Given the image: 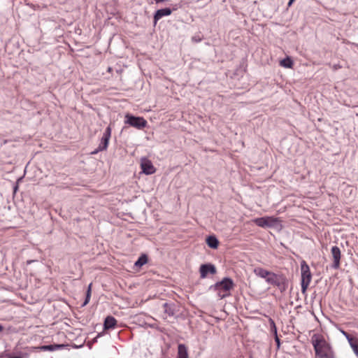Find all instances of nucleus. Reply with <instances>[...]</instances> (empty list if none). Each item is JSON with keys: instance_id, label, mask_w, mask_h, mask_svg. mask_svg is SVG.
Masks as SVG:
<instances>
[{"instance_id": "f257e3e1", "label": "nucleus", "mask_w": 358, "mask_h": 358, "mask_svg": "<svg viewBox=\"0 0 358 358\" xmlns=\"http://www.w3.org/2000/svg\"><path fill=\"white\" fill-rule=\"evenodd\" d=\"M315 355L318 358H334V352L324 337L321 335L314 334L312 337Z\"/></svg>"}, {"instance_id": "f03ea898", "label": "nucleus", "mask_w": 358, "mask_h": 358, "mask_svg": "<svg viewBox=\"0 0 358 358\" xmlns=\"http://www.w3.org/2000/svg\"><path fill=\"white\" fill-rule=\"evenodd\" d=\"M235 284L229 277H224L222 280L217 282L210 287V289L217 291V295L222 299L230 296V290L234 289Z\"/></svg>"}, {"instance_id": "7ed1b4c3", "label": "nucleus", "mask_w": 358, "mask_h": 358, "mask_svg": "<svg viewBox=\"0 0 358 358\" xmlns=\"http://www.w3.org/2000/svg\"><path fill=\"white\" fill-rule=\"evenodd\" d=\"M266 282L273 286L277 287L281 293L284 292L288 287L289 281L284 274L271 273L270 277L266 279Z\"/></svg>"}, {"instance_id": "20e7f679", "label": "nucleus", "mask_w": 358, "mask_h": 358, "mask_svg": "<svg viewBox=\"0 0 358 358\" xmlns=\"http://www.w3.org/2000/svg\"><path fill=\"white\" fill-rule=\"evenodd\" d=\"M301 292L305 294L311 281L312 274L309 266L304 260L301 262Z\"/></svg>"}, {"instance_id": "39448f33", "label": "nucleus", "mask_w": 358, "mask_h": 358, "mask_svg": "<svg viewBox=\"0 0 358 358\" xmlns=\"http://www.w3.org/2000/svg\"><path fill=\"white\" fill-rule=\"evenodd\" d=\"M124 122L138 129H142L147 125V121L143 117L134 116L129 113L125 115Z\"/></svg>"}, {"instance_id": "423d86ee", "label": "nucleus", "mask_w": 358, "mask_h": 358, "mask_svg": "<svg viewBox=\"0 0 358 358\" xmlns=\"http://www.w3.org/2000/svg\"><path fill=\"white\" fill-rule=\"evenodd\" d=\"M111 131H112L111 127H110V125H108L104 131V133L103 134L102 138H101V142H100L98 148L96 150H94V151H92L91 152V155H96L99 152L104 151V150H107L108 143H109V140L111 136Z\"/></svg>"}, {"instance_id": "0eeeda50", "label": "nucleus", "mask_w": 358, "mask_h": 358, "mask_svg": "<svg viewBox=\"0 0 358 358\" xmlns=\"http://www.w3.org/2000/svg\"><path fill=\"white\" fill-rule=\"evenodd\" d=\"M278 222V218L268 216L258 217L253 220V222L256 225L262 228L273 227Z\"/></svg>"}, {"instance_id": "6e6552de", "label": "nucleus", "mask_w": 358, "mask_h": 358, "mask_svg": "<svg viewBox=\"0 0 358 358\" xmlns=\"http://www.w3.org/2000/svg\"><path fill=\"white\" fill-rule=\"evenodd\" d=\"M201 278H206L208 274L215 275L217 273L215 266L211 263L203 264L199 267Z\"/></svg>"}, {"instance_id": "1a4fd4ad", "label": "nucleus", "mask_w": 358, "mask_h": 358, "mask_svg": "<svg viewBox=\"0 0 358 358\" xmlns=\"http://www.w3.org/2000/svg\"><path fill=\"white\" fill-rule=\"evenodd\" d=\"M141 167L142 172L146 175H151L156 171V169L153 166L151 161L147 158H143L141 159Z\"/></svg>"}, {"instance_id": "9d476101", "label": "nucleus", "mask_w": 358, "mask_h": 358, "mask_svg": "<svg viewBox=\"0 0 358 358\" xmlns=\"http://www.w3.org/2000/svg\"><path fill=\"white\" fill-rule=\"evenodd\" d=\"M331 252L334 259L331 267L338 269L340 267V261L341 258V250L338 246H333L331 249Z\"/></svg>"}, {"instance_id": "9b49d317", "label": "nucleus", "mask_w": 358, "mask_h": 358, "mask_svg": "<svg viewBox=\"0 0 358 358\" xmlns=\"http://www.w3.org/2000/svg\"><path fill=\"white\" fill-rule=\"evenodd\" d=\"M117 325V320L111 315L107 316L103 322V330L107 331L109 329H115Z\"/></svg>"}, {"instance_id": "f8f14e48", "label": "nucleus", "mask_w": 358, "mask_h": 358, "mask_svg": "<svg viewBox=\"0 0 358 358\" xmlns=\"http://www.w3.org/2000/svg\"><path fill=\"white\" fill-rule=\"evenodd\" d=\"M163 308L164 313H166L169 316H174L176 313L179 310L178 306L174 303L166 302L163 304Z\"/></svg>"}, {"instance_id": "ddd939ff", "label": "nucleus", "mask_w": 358, "mask_h": 358, "mask_svg": "<svg viewBox=\"0 0 358 358\" xmlns=\"http://www.w3.org/2000/svg\"><path fill=\"white\" fill-rule=\"evenodd\" d=\"M172 13V9L170 8H164L156 10L153 17V22H157L164 16H168Z\"/></svg>"}, {"instance_id": "4468645a", "label": "nucleus", "mask_w": 358, "mask_h": 358, "mask_svg": "<svg viewBox=\"0 0 358 358\" xmlns=\"http://www.w3.org/2000/svg\"><path fill=\"white\" fill-rule=\"evenodd\" d=\"M28 358L29 354L27 352H18L17 353H7L6 351L0 355V358Z\"/></svg>"}, {"instance_id": "2eb2a0df", "label": "nucleus", "mask_w": 358, "mask_h": 358, "mask_svg": "<svg viewBox=\"0 0 358 358\" xmlns=\"http://www.w3.org/2000/svg\"><path fill=\"white\" fill-rule=\"evenodd\" d=\"M206 243L212 249H217L219 246V241L215 235H210L206 237Z\"/></svg>"}, {"instance_id": "dca6fc26", "label": "nucleus", "mask_w": 358, "mask_h": 358, "mask_svg": "<svg viewBox=\"0 0 358 358\" xmlns=\"http://www.w3.org/2000/svg\"><path fill=\"white\" fill-rule=\"evenodd\" d=\"M253 271L256 275L262 278H264L266 280L270 277L272 273L271 271H267L262 267H256L254 268Z\"/></svg>"}, {"instance_id": "f3484780", "label": "nucleus", "mask_w": 358, "mask_h": 358, "mask_svg": "<svg viewBox=\"0 0 358 358\" xmlns=\"http://www.w3.org/2000/svg\"><path fill=\"white\" fill-rule=\"evenodd\" d=\"M176 358H189L187 348L185 344H178Z\"/></svg>"}, {"instance_id": "a211bd4d", "label": "nucleus", "mask_w": 358, "mask_h": 358, "mask_svg": "<svg viewBox=\"0 0 358 358\" xmlns=\"http://www.w3.org/2000/svg\"><path fill=\"white\" fill-rule=\"evenodd\" d=\"M148 261V257L146 254H142L141 256L138 258V259L134 263V267L136 268H141L145 264H147Z\"/></svg>"}, {"instance_id": "6ab92c4d", "label": "nucleus", "mask_w": 358, "mask_h": 358, "mask_svg": "<svg viewBox=\"0 0 358 358\" xmlns=\"http://www.w3.org/2000/svg\"><path fill=\"white\" fill-rule=\"evenodd\" d=\"M280 64L285 68H292L293 66V60L289 57L282 59Z\"/></svg>"}, {"instance_id": "aec40b11", "label": "nucleus", "mask_w": 358, "mask_h": 358, "mask_svg": "<svg viewBox=\"0 0 358 358\" xmlns=\"http://www.w3.org/2000/svg\"><path fill=\"white\" fill-rule=\"evenodd\" d=\"M91 294H92V283H90L88 285L87 289L86 291L85 299L82 304V307L85 306L89 303L90 298H91Z\"/></svg>"}, {"instance_id": "412c9836", "label": "nucleus", "mask_w": 358, "mask_h": 358, "mask_svg": "<svg viewBox=\"0 0 358 358\" xmlns=\"http://www.w3.org/2000/svg\"><path fill=\"white\" fill-rule=\"evenodd\" d=\"M269 323H270V327H271V331L273 334H278V332H277V327H276L275 323L273 321V320L271 319V318H269Z\"/></svg>"}, {"instance_id": "4be33fe9", "label": "nucleus", "mask_w": 358, "mask_h": 358, "mask_svg": "<svg viewBox=\"0 0 358 358\" xmlns=\"http://www.w3.org/2000/svg\"><path fill=\"white\" fill-rule=\"evenodd\" d=\"M350 345L352 348L354 353L356 355L357 357H358V339H357V342L351 343V345Z\"/></svg>"}, {"instance_id": "5701e85b", "label": "nucleus", "mask_w": 358, "mask_h": 358, "mask_svg": "<svg viewBox=\"0 0 358 358\" xmlns=\"http://www.w3.org/2000/svg\"><path fill=\"white\" fill-rule=\"evenodd\" d=\"M41 350H43V351H53V347H52V345H42L41 346Z\"/></svg>"}, {"instance_id": "b1692460", "label": "nucleus", "mask_w": 358, "mask_h": 358, "mask_svg": "<svg viewBox=\"0 0 358 358\" xmlns=\"http://www.w3.org/2000/svg\"><path fill=\"white\" fill-rule=\"evenodd\" d=\"M203 39V36H201L199 34L195 35L192 37V41L194 43H198L201 41Z\"/></svg>"}, {"instance_id": "393cba45", "label": "nucleus", "mask_w": 358, "mask_h": 358, "mask_svg": "<svg viewBox=\"0 0 358 358\" xmlns=\"http://www.w3.org/2000/svg\"><path fill=\"white\" fill-rule=\"evenodd\" d=\"M273 335H274L275 342L277 345V349H279L280 347V339L279 338L278 334H273Z\"/></svg>"}, {"instance_id": "a878e982", "label": "nucleus", "mask_w": 358, "mask_h": 358, "mask_svg": "<svg viewBox=\"0 0 358 358\" xmlns=\"http://www.w3.org/2000/svg\"><path fill=\"white\" fill-rule=\"evenodd\" d=\"M53 351L56 350L63 349L65 347L64 344H52Z\"/></svg>"}, {"instance_id": "bb28decb", "label": "nucleus", "mask_w": 358, "mask_h": 358, "mask_svg": "<svg viewBox=\"0 0 358 358\" xmlns=\"http://www.w3.org/2000/svg\"><path fill=\"white\" fill-rule=\"evenodd\" d=\"M357 340H358L357 338L353 337L352 336H351V337L348 339V341L349 344L351 345V343H353L355 342H357Z\"/></svg>"}, {"instance_id": "cd10ccee", "label": "nucleus", "mask_w": 358, "mask_h": 358, "mask_svg": "<svg viewBox=\"0 0 358 358\" xmlns=\"http://www.w3.org/2000/svg\"><path fill=\"white\" fill-rule=\"evenodd\" d=\"M22 180V178H19L13 187V193L15 194L18 189V182Z\"/></svg>"}, {"instance_id": "c85d7f7f", "label": "nucleus", "mask_w": 358, "mask_h": 358, "mask_svg": "<svg viewBox=\"0 0 358 358\" xmlns=\"http://www.w3.org/2000/svg\"><path fill=\"white\" fill-rule=\"evenodd\" d=\"M341 332L345 336V337L346 338L347 340L351 337V335L350 334H348V332H346L345 331H341Z\"/></svg>"}, {"instance_id": "c756f323", "label": "nucleus", "mask_w": 358, "mask_h": 358, "mask_svg": "<svg viewBox=\"0 0 358 358\" xmlns=\"http://www.w3.org/2000/svg\"><path fill=\"white\" fill-rule=\"evenodd\" d=\"M112 71H113V68H112V67H110V66H108V67L107 68V72H108V73H111Z\"/></svg>"}, {"instance_id": "7c9ffc66", "label": "nucleus", "mask_w": 358, "mask_h": 358, "mask_svg": "<svg viewBox=\"0 0 358 358\" xmlns=\"http://www.w3.org/2000/svg\"><path fill=\"white\" fill-rule=\"evenodd\" d=\"M295 0H289L288 2V6H291Z\"/></svg>"}, {"instance_id": "2f4dec72", "label": "nucleus", "mask_w": 358, "mask_h": 358, "mask_svg": "<svg viewBox=\"0 0 358 358\" xmlns=\"http://www.w3.org/2000/svg\"><path fill=\"white\" fill-rule=\"evenodd\" d=\"M102 335V333H100V334H98V335L96 336V337L94 339V341L96 342V339L100 337Z\"/></svg>"}, {"instance_id": "473e14b6", "label": "nucleus", "mask_w": 358, "mask_h": 358, "mask_svg": "<svg viewBox=\"0 0 358 358\" xmlns=\"http://www.w3.org/2000/svg\"><path fill=\"white\" fill-rule=\"evenodd\" d=\"M36 262V261H35V260H28V261L27 262V264H30L31 262Z\"/></svg>"}, {"instance_id": "72a5a7b5", "label": "nucleus", "mask_w": 358, "mask_h": 358, "mask_svg": "<svg viewBox=\"0 0 358 358\" xmlns=\"http://www.w3.org/2000/svg\"><path fill=\"white\" fill-rule=\"evenodd\" d=\"M3 327L0 324V332L3 331Z\"/></svg>"}, {"instance_id": "f704fd0d", "label": "nucleus", "mask_w": 358, "mask_h": 358, "mask_svg": "<svg viewBox=\"0 0 358 358\" xmlns=\"http://www.w3.org/2000/svg\"><path fill=\"white\" fill-rule=\"evenodd\" d=\"M357 357H358V356H357Z\"/></svg>"}]
</instances>
